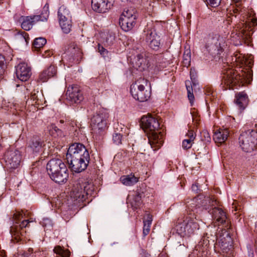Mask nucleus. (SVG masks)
I'll return each mask as SVG.
<instances>
[{"mask_svg":"<svg viewBox=\"0 0 257 257\" xmlns=\"http://www.w3.org/2000/svg\"><path fill=\"white\" fill-rule=\"evenodd\" d=\"M231 65L224 66L222 71L221 84L226 85L227 89L233 88L234 86L241 84L249 83L252 79L251 67L253 61L247 58L244 55L236 53L232 58Z\"/></svg>","mask_w":257,"mask_h":257,"instance_id":"nucleus-1","label":"nucleus"},{"mask_svg":"<svg viewBox=\"0 0 257 257\" xmlns=\"http://www.w3.org/2000/svg\"><path fill=\"white\" fill-rule=\"evenodd\" d=\"M143 128L147 133L149 142L154 151L159 149L164 143L163 135L159 132L160 123L152 115L143 116L141 118Z\"/></svg>","mask_w":257,"mask_h":257,"instance_id":"nucleus-2","label":"nucleus"},{"mask_svg":"<svg viewBox=\"0 0 257 257\" xmlns=\"http://www.w3.org/2000/svg\"><path fill=\"white\" fill-rule=\"evenodd\" d=\"M257 26V19L254 16H250L245 22L239 23L235 31L231 34V37L239 43L244 42L249 44L252 39L254 28Z\"/></svg>","mask_w":257,"mask_h":257,"instance_id":"nucleus-3","label":"nucleus"},{"mask_svg":"<svg viewBox=\"0 0 257 257\" xmlns=\"http://www.w3.org/2000/svg\"><path fill=\"white\" fill-rule=\"evenodd\" d=\"M47 170L51 179L56 183H65L68 178V169L60 159H53L47 164Z\"/></svg>","mask_w":257,"mask_h":257,"instance_id":"nucleus-4","label":"nucleus"},{"mask_svg":"<svg viewBox=\"0 0 257 257\" xmlns=\"http://www.w3.org/2000/svg\"><path fill=\"white\" fill-rule=\"evenodd\" d=\"M94 186L91 181L81 178L76 181L73 184L70 196L74 201L78 202L85 200L89 195H91Z\"/></svg>","mask_w":257,"mask_h":257,"instance_id":"nucleus-5","label":"nucleus"},{"mask_svg":"<svg viewBox=\"0 0 257 257\" xmlns=\"http://www.w3.org/2000/svg\"><path fill=\"white\" fill-rule=\"evenodd\" d=\"M199 217L196 214L189 213L182 222L177 225L178 233L183 237H190L199 229Z\"/></svg>","mask_w":257,"mask_h":257,"instance_id":"nucleus-6","label":"nucleus"},{"mask_svg":"<svg viewBox=\"0 0 257 257\" xmlns=\"http://www.w3.org/2000/svg\"><path fill=\"white\" fill-rule=\"evenodd\" d=\"M23 214L20 212H16L13 215L14 222L10 228V233L12 241L14 242H18L25 237L26 228L28 227L29 221L28 220L23 219Z\"/></svg>","mask_w":257,"mask_h":257,"instance_id":"nucleus-7","label":"nucleus"},{"mask_svg":"<svg viewBox=\"0 0 257 257\" xmlns=\"http://www.w3.org/2000/svg\"><path fill=\"white\" fill-rule=\"evenodd\" d=\"M217 242L214 244L215 249L222 253L226 257L233 256V241L229 229H222L218 233Z\"/></svg>","mask_w":257,"mask_h":257,"instance_id":"nucleus-8","label":"nucleus"},{"mask_svg":"<svg viewBox=\"0 0 257 257\" xmlns=\"http://www.w3.org/2000/svg\"><path fill=\"white\" fill-rule=\"evenodd\" d=\"M216 200L209 197L199 196L193 199H187L186 201V207L189 213L192 214L199 213L203 209H209V206H213Z\"/></svg>","mask_w":257,"mask_h":257,"instance_id":"nucleus-9","label":"nucleus"},{"mask_svg":"<svg viewBox=\"0 0 257 257\" xmlns=\"http://www.w3.org/2000/svg\"><path fill=\"white\" fill-rule=\"evenodd\" d=\"M148 81L140 78L133 83L130 88V91L133 97L140 102L147 101L151 96V91L145 89Z\"/></svg>","mask_w":257,"mask_h":257,"instance_id":"nucleus-10","label":"nucleus"},{"mask_svg":"<svg viewBox=\"0 0 257 257\" xmlns=\"http://www.w3.org/2000/svg\"><path fill=\"white\" fill-rule=\"evenodd\" d=\"M239 144L241 149L245 152H252L257 145V132L253 130L243 132L239 137Z\"/></svg>","mask_w":257,"mask_h":257,"instance_id":"nucleus-11","label":"nucleus"},{"mask_svg":"<svg viewBox=\"0 0 257 257\" xmlns=\"http://www.w3.org/2000/svg\"><path fill=\"white\" fill-rule=\"evenodd\" d=\"M108 112L104 109L98 111L91 120V125L94 132L101 135L107 127Z\"/></svg>","mask_w":257,"mask_h":257,"instance_id":"nucleus-12","label":"nucleus"},{"mask_svg":"<svg viewBox=\"0 0 257 257\" xmlns=\"http://www.w3.org/2000/svg\"><path fill=\"white\" fill-rule=\"evenodd\" d=\"M225 46L224 39L218 35L209 36L207 40L205 48L213 56L220 55Z\"/></svg>","mask_w":257,"mask_h":257,"instance_id":"nucleus-13","label":"nucleus"},{"mask_svg":"<svg viewBox=\"0 0 257 257\" xmlns=\"http://www.w3.org/2000/svg\"><path fill=\"white\" fill-rule=\"evenodd\" d=\"M49 14L48 7L45 6L40 15L22 16L20 19V21L21 22V27L24 30L29 31L37 22L47 21Z\"/></svg>","mask_w":257,"mask_h":257,"instance_id":"nucleus-14","label":"nucleus"},{"mask_svg":"<svg viewBox=\"0 0 257 257\" xmlns=\"http://www.w3.org/2000/svg\"><path fill=\"white\" fill-rule=\"evenodd\" d=\"M216 202L213 203V206H209L208 212L212 215V217L215 223L218 225H222L223 229H230L229 220L227 219L226 213L221 208L213 207Z\"/></svg>","mask_w":257,"mask_h":257,"instance_id":"nucleus-15","label":"nucleus"},{"mask_svg":"<svg viewBox=\"0 0 257 257\" xmlns=\"http://www.w3.org/2000/svg\"><path fill=\"white\" fill-rule=\"evenodd\" d=\"M89 155V152L85 147L80 143H74L70 146L66 155V159L67 162L72 161Z\"/></svg>","mask_w":257,"mask_h":257,"instance_id":"nucleus-16","label":"nucleus"},{"mask_svg":"<svg viewBox=\"0 0 257 257\" xmlns=\"http://www.w3.org/2000/svg\"><path fill=\"white\" fill-rule=\"evenodd\" d=\"M145 40L149 46L153 50L157 51L161 46L160 37L154 29L147 26L144 30Z\"/></svg>","mask_w":257,"mask_h":257,"instance_id":"nucleus-17","label":"nucleus"},{"mask_svg":"<svg viewBox=\"0 0 257 257\" xmlns=\"http://www.w3.org/2000/svg\"><path fill=\"white\" fill-rule=\"evenodd\" d=\"M21 158V154L19 151L17 150H9L5 155L6 165L9 168L16 169L20 165Z\"/></svg>","mask_w":257,"mask_h":257,"instance_id":"nucleus-18","label":"nucleus"},{"mask_svg":"<svg viewBox=\"0 0 257 257\" xmlns=\"http://www.w3.org/2000/svg\"><path fill=\"white\" fill-rule=\"evenodd\" d=\"M90 156H85L83 157L69 161L67 162L70 169L72 172L75 173H80L84 171L87 167L89 163Z\"/></svg>","mask_w":257,"mask_h":257,"instance_id":"nucleus-19","label":"nucleus"},{"mask_svg":"<svg viewBox=\"0 0 257 257\" xmlns=\"http://www.w3.org/2000/svg\"><path fill=\"white\" fill-rule=\"evenodd\" d=\"M66 97V99L71 103H79L83 99L82 94L79 87L75 85L67 88Z\"/></svg>","mask_w":257,"mask_h":257,"instance_id":"nucleus-20","label":"nucleus"},{"mask_svg":"<svg viewBox=\"0 0 257 257\" xmlns=\"http://www.w3.org/2000/svg\"><path fill=\"white\" fill-rule=\"evenodd\" d=\"M92 9L99 13H104L108 12L112 7L111 0H92Z\"/></svg>","mask_w":257,"mask_h":257,"instance_id":"nucleus-21","label":"nucleus"},{"mask_svg":"<svg viewBox=\"0 0 257 257\" xmlns=\"http://www.w3.org/2000/svg\"><path fill=\"white\" fill-rule=\"evenodd\" d=\"M31 75V68L25 63H20L16 67V75L22 81L28 80Z\"/></svg>","mask_w":257,"mask_h":257,"instance_id":"nucleus-22","label":"nucleus"},{"mask_svg":"<svg viewBox=\"0 0 257 257\" xmlns=\"http://www.w3.org/2000/svg\"><path fill=\"white\" fill-rule=\"evenodd\" d=\"M217 235L215 234H209L206 233L205 235L203 236L201 240L198 242L197 244V247H200L202 248V254L207 252V248L210 243H212L213 245L214 242L217 241ZM203 254H202L203 255Z\"/></svg>","mask_w":257,"mask_h":257,"instance_id":"nucleus-23","label":"nucleus"},{"mask_svg":"<svg viewBox=\"0 0 257 257\" xmlns=\"http://www.w3.org/2000/svg\"><path fill=\"white\" fill-rule=\"evenodd\" d=\"M146 55V52L143 51L137 54L134 58L135 63L134 67H136L137 69H139L140 71L145 70L148 67L149 60Z\"/></svg>","mask_w":257,"mask_h":257,"instance_id":"nucleus-24","label":"nucleus"},{"mask_svg":"<svg viewBox=\"0 0 257 257\" xmlns=\"http://www.w3.org/2000/svg\"><path fill=\"white\" fill-rule=\"evenodd\" d=\"M56 74V67L52 65H50L44 69L39 75V80L43 82H46L49 78Z\"/></svg>","mask_w":257,"mask_h":257,"instance_id":"nucleus-25","label":"nucleus"},{"mask_svg":"<svg viewBox=\"0 0 257 257\" xmlns=\"http://www.w3.org/2000/svg\"><path fill=\"white\" fill-rule=\"evenodd\" d=\"M235 102L240 109L243 110L248 102L247 94L243 91L237 93L235 95Z\"/></svg>","mask_w":257,"mask_h":257,"instance_id":"nucleus-26","label":"nucleus"},{"mask_svg":"<svg viewBox=\"0 0 257 257\" xmlns=\"http://www.w3.org/2000/svg\"><path fill=\"white\" fill-rule=\"evenodd\" d=\"M196 135L192 130H189L186 134L185 139L182 142V148L184 150L190 149L194 143Z\"/></svg>","mask_w":257,"mask_h":257,"instance_id":"nucleus-27","label":"nucleus"},{"mask_svg":"<svg viewBox=\"0 0 257 257\" xmlns=\"http://www.w3.org/2000/svg\"><path fill=\"white\" fill-rule=\"evenodd\" d=\"M137 19L119 18V24L121 29L125 32L132 30L136 24Z\"/></svg>","mask_w":257,"mask_h":257,"instance_id":"nucleus-28","label":"nucleus"},{"mask_svg":"<svg viewBox=\"0 0 257 257\" xmlns=\"http://www.w3.org/2000/svg\"><path fill=\"white\" fill-rule=\"evenodd\" d=\"M229 131L227 128L219 129L213 135V140L216 143H224L228 138Z\"/></svg>","mask_w":257,"mask_h":257,"instance_id":"nucleus-29","label":"nucleus"},{"mask_svg":"<svg viewBox=\"0 0 257 257\" xmlns=\"http://www.w3.org/2000/svg\"><path fill=\"white\" fill-rule=\"evenodd\" d=\"M44 146V142L38 138H33L29 145L33 153H35L43 152V148Z\"/></svg>","mask_w":257,"mask_h":257,"instance_id":"nucleus-30","label":"nucleus"},{"mask_svg":"<svg viewBox=\"0 0 257 257\" xmlns=\"http://www.w3.org/2000/svg\"><path fill=\"white\" fill-rule=\"evenodd\" d=\"M120 181L124 185L133 186L138 182L139 179L134 175L131 174L121 177Z\"/></svg>","mask_w":257,"mask_h":257,"instance_id":"nucleus-31","label":"nucleus"},{"mask_svg":"<svg viewBox=\"0 0 257 257\" xmlns=\"http://www.w3.org/2000/svg\"><path fill=\"white\" fill-rule=\"evenodd\" d=\"M58 16L59 21L69 20L71 18L69 10L63 5L59 8L58 11Z\"/></svg>","mask_w":257,"mask_h":257,"instance_id":"nucleus-32","label":"nucleus"},{"mask_svg":"<svg viewBox=\"0 0 257 257\" xmlns=\"http://www.w3.org/2000/svg\"><path fill=\"white\" fill-rule=\"evenodd\" d=\"M138 14L135 9L129 8L124 10L119 18L137 19Z\"/></svg>","mask_w":257,"mask_h":257,"instance_id":"nucleus-33","label":"nucleus"},{"mask_svg":"<svg viewBox=\"0 0 257 257\" xmlns=\"http://www.w3.org/2000/svg\"><path fill=\"white\" fill-rule=\"evenodd\" d=\"M146 217V219L144 220L143 233L144 236L147 235L150 232V227L152 222V216L150 214H147Z\"/></svg>","mask_w":257,"mask_h":257,"instance_id":"nucleus-34","label":"nucleus"},{"mask_svg":"<svg viewBox=\"0 0 257 257\" xmlns=\"http://www.w3.org/2000/svg\"><path fill=\"white\" fill-rule=\"evenodd\" d=\"M129 202L133 209H136L139 208L142 203L140 194L137 193L133 197L132 199L129 200Z\"/></svg>","mask_w":257,"mask_h":257,"instance_id":"nucleus-35","label":"nucleus"},{"mask_svg":"<svg viewBox=\"0 0 257 257\" xmlns=\"http://www.w3.org/2000/svg\"><path fill=\"white\" fill-rule=\"evenodd\" d=\"M102 38L103 39V41L108 45H111L115 40V35L112 32H107L103 33L101 35Z\"/></svg>","mask_w":257,"mask_h":257,"instance_id":"nucleus-36","label":"nucleus"},{"mask_svg":"<svg viewBox=\"0 0 257 257\" xmlns=\"http://www.w3.org/2000/svg\"><path fill=\"white\" fill-rule=\"evenodd\" d=\"M59 24L64 33L68 34L70 32L72 26L71 19L60 20Z\"/></svg>","mask_w":257,"mask_h":257,"instance_id":"nucleus-37","label":"nucleus"},{"mask_svg":"<svg viewBox=\"0 0 257 257\" xmlns=\"http://www.w3.org/2000/svg\"><path fill=\"white\" fill-rule=\"evenodd\" d=\"M49 133L50 134L54 137V138L59 137H62L65 135L62 130L58 128L56 125L54 124H51L49 126Z\"/></svg>","mask_w":257,"mask_h":257,"instance_id":"nucleus-38","label":"nucleus"},{"mask_svg":"<svg viewBox=\"0 0 257 257\" xmlns=\"http://www.w3.org/2000/svg\"><path fill=\"white\" fill-rule=\"evenodd\" d=\"M54 252L59 255L58 257H69L70 252L68 249H64L60 246L55 247L54 248Z\"/></svg>","mask_w":257,"mask_h":257,"instance_id":"nucleus-39","label":"nucleus"},{"mask_svg":"<svg viewBox=\"0 0 257 257\" xmlns=\"http://www.w3.org/2000/svg\"><path fill=\"white\" fill-rule=\"evenodd\" d=\"M191 52L190 50H186L183 56V64L184 66L188 67L190 65Z\"/></svg>","mask_w":257,"mask_h":257,"instance_id":"nucleus-40","label":"nucleus"},{"mask_svg":"<svg viewBox=\"0 0 257 257\" xmlns=\"http://www.w3.org/2000/svg\"><path fill=\"white\" fill-rule=\"evenodd\" d=\"M46 42V39L42 37L37 38L35 39L33 45L35 49H38L45 45Z\"/></svg>","mask_w":257,"mask_h":257,"instance_id":"nucleus-41","label":"nucleus"},{"mask_svg":"<svg viewBox=\"0 0 257 257\" xmlns=\"http://www.w3.org/2000/svg\"><path fill=\"white\" fill-rule=\"evenodd\" d=\"M202 248L200 247H197V245L195 246V249L193 250L192 253L189 255V257H205L207 252H205L204 254H202Z\"/></svg>","mask_w":257,"mask_h":257,"instance_id":"nucleus-42","label":"nucleus"},{"mask_svg":"<svg viewBox=\"0 0 257 257\" xmlns=\"http://www.w3.org/2000/svg\"><path fill=\"white\" fill-rule=\"evenodd\" d=\"M122 134L119 132L115 131L112 136L113 143L116 145H119L121 143Z\"/></svg>","mask_w":257,"mask_h":257,"instance_id":"nucleus-43","label":"nucleus"},{"mask_svg":"<svg viewBox=\"0 0 257 257\" xmlns=\"http://www.w3.org/2000/svg\"><path fill=\"white\" fill-rule=\"evenodd\" d=\"M18 38L22 41H24L26 44H28L29 41V37L28 33L25 32H19L17 34Z\"/></svg>","mask_w":257,"mask_h":257,"instance_id":"nucleus-44","label":"nucleus"},{"mask_svg":"<svg viewBox=\"0 0 257 257\" xmlns=\"http://www.w3.org/2000/svg\"><path fill=\"white\" fill-rule=\"evenodd\" d=\"M188 83H190V82H186V88L187 90V93H188V97L189 100H190V102H192L194 99V95L193 93L192 87V86L190 87V86L188 85Z\"/></svg>","mask_w":257,"mask_h":257,"instance_id":"nucleus-45","label":"nucleus"},{"mask_svg":"<svg viewBox=\"0 0 257 257\" xmlns=\"http://www.w3.org/2000/svg\"><path fill=\"white\" fill-rule=\"evenodd\" d=\"M205 1L208 5L214 8L218 6L221 2V0H205Z\"/></svg>","mask_w":257,"mask_h":257,"instance_id":"nucleus-46","label":"nucleus"},{"mask_svg":"<svg viewBox=\"0 0 257 257\" xmlns=\"http://www.w3.org/2000/svg\"><path fill=\"white\" fill-rule=\"evenodd\" d=\"M98 50L103 57H106L107 56L108 51L100 44L98 45Z\"/></svg>","mask_w":257,"mask_h":257,"instance_id":"nucleus-47","label":"nucleus"},{"mask_svg":"<svg viewBox=\"0 0 257 257\" xmlns=\"http://www.w3.org/2000/svg\"><path fill=\"white\" fill-rule=\"evenodd\" d=\"M41 95V93L39 92V91L34 90L31 93V99L33 100L34 101H36V102L37 101L39 100L38 96H40Z\"/></svg>","mask_w":257,"mask_h":257,"instance_id":"nucleus-48","label":"nucleus"},{"mask_svg":"<svg viewBox=\"0 0 257 257\" xmlns=\"http://www.w3.org/2000/svg\"><path fill=\"white\" fill-rule=\"evenodd\" d=\"M5 57L0 54V78L4 73V67L5 65Z\"/></svg>","mask_w":257,"mask_h":257,"instance_id":"nucleus-49","label":"nucleus"},{"mask_svg":"<svg viewBox=\"0 0 257 257\" xmlns=\"http://www.w3.org/2000/svg\"><path fill=\"white\" fill-rule=\"evenodd\" d=\"M197 76V73L194 68H191L190 69V78L194 83V82L195 81V79Z\"/></svg>","mask_w":257,"mask_h":257,"instance_id":"nucleus-50","label":"nucleus"},{"mask_svg":"<svg viewBox=\"0 0 257 257\" xmlns=\"http://www.w3.org/2000/svg\"><path fill=\"white\" fill-rule=\"evenodd\" d=\"M192 191H193L194 192H197V191L198 190V185H196V184H193L192 186Z\"/></svg>","mask_w":257,"mask_h":257,"instance_id":"nucleus-51","label":"nucleus"},{"mask_svg":"<svg viewBox=\"0 0 257 257\" xmlns=\"http://www.w3.org/2000/svg\"><path fill=\"white\" fill-rule=\"evenodd\" d=\"M46 54H44L45 57H47L48 56H50L51 55H52V52L50 51H45Z\"/></svg>","mask_w":257,"mask_h":257,"instance_id":"nucleus-52","label":"nucleus"},{"mask_svg":"<svg viewBox=\"0 0 257 257\" xmlns=\"http://www.w3.org/2000/svg\"><path fill=\"white\" fill-rule=\"evenodd\" d=\"M5 255V251L0 250V257H4Z\"/></svg>","mask_w":257,"mask_h":257,"instance_id":"nucleus-53","label":"nucleus"},{"mask_svg":"<svg viewBox=\"0 0 257 257\" xmlns=\"http://www.w3.org/2000/svg\"><path fill=\"white\" fill-rule=\"evenodd\" d=\"M143 257H151V255L148 253H145Z\"/></svg>","mask_w":257,"mask_h":257,"instance_id":"nucleus-54","label":"nucleus"},{"mask_svg":"<svg viewBox=\"0 0 257 257\" xmlns=\"http://www.w3.org/2000/svg\"><path fill=\"white\" fill-rule=\"evenodd\" d=\"M255 230L257 232V222L255 223Z\"/></svg>","mask_w":257,"mask_h":257,"instance_id":"nucleus-55","label":"nucleus"},{"mask_svg":"<svg viewBox=\"0 0 257 257\" xmlns=\"http://www.w3.org/2000/svg\"><path fill=\"white\" fill-rule=\"evenodd\" d=\"M234 210L235 211H237L238 210V208H237V206H234Z\"/></svg>","mask_w":257,"mask_h":257,"instance_id":"nucleus-56","label":"nucleus"},{"mask_svg":"<svg viewBox=\"0 0 257 257\" xmlns=\"http://www.w3.org/2000/svg\"><path fill=\"white\" fill-rule=\"evenodd\" d=\"M237 10L235 9V10L233 11V13L235 14V13H237Z\"/></svg>","mask_w":257,"mask_h":257,"instance_id":"nucleus-57","label":"nucleus"},{"mask_svg":"<svg viewBox=\"0 0 257 257\" xmlns=\"http://www.w3.org/2000/svg\"><path fill=\"white\" fill-rule=\"evenodd\" d=\"M192 116L193 121H194V119H195L194 116L193 115H192Z\"/></svg>","mask_w":257,"mask_h":257,"instance_id":"nucleus-58","label":"nucleus"},{"mask_svg":"<svg viewBox=\"0 0 257 257\" xmlns=\"http://www.w3.org/2000/svg\"><path fill=\"white\" fill-rule=\"evenodd\" d=\"M230 21V18L229 17V18H227V21L229 22V21Z\"/></svg>","mask_w":257,"mask_h":257,"instance_id":"nucleus-59","label":"nucleus"},{"mask_svg":"<svg viewBox=\"0 0 257 257\" xmlns=\"http://www.w3.org/2000/svg\"><path fill=\"white\" fill-rule=\"evenodd\" d=\"M60 122L62 123H63L64 122V120H60Z\"/></svg>","mask_w":257,"mask_h":257,"instance_id":"nucleus-60","label":"nucleus"},{"mask_svg":"<svg viewBox=\"0 0 257 257\" xmlns=\"http://www.w3.org/2000/svg\"><path fill=\"white\" fill-rule=\"evenodd\" d=\"M2 149V146L1 144H0V151Z\"/></svg>","mask_w":257,"mask_h":257,"instance_id":"nucleus-61","label":"nucleus"},{"mask_svg":"<svg viewBox=\"0 0 257 257\" xmlns=\"http://www.w3.org/2000/svg\"><path fill=\"white\" fill-rule=\"evenodd\" d=\"M234 1H236V2H238V1H239L240 0H234Z\"/></svg>","mask_w":257,"mask_h":257,"instance_id":"nucleus-62","label":"nucleus"}]
</instances>
